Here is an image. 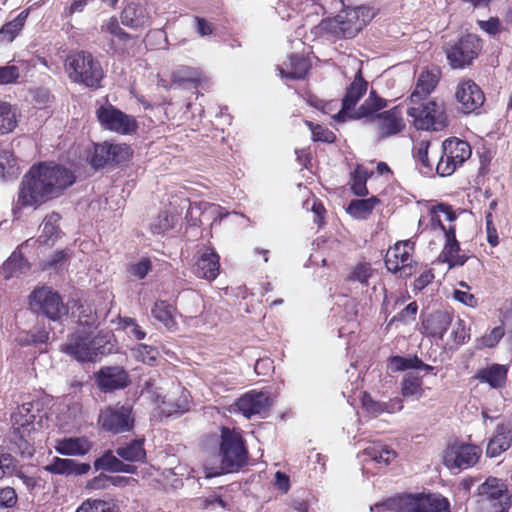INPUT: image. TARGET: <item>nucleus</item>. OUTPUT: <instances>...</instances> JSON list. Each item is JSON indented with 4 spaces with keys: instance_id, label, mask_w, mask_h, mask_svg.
I'll return each instance as SVG.
<instances>
[{
    "instance_id": "nucleus-1",
    "label": "nucleus",
    "mask_w": 512,
    "mask_h": 512,
    "mask_svg": "<svg viewBox=\"0 0 512 512\" xmlns=\"http://www.w3.org/2000/svg\"><path fill=\"white\" fill-rule=\"evenodd\" d=\"M75 182L74 171L64 165L54 162L33 164L22 177L18 204L38 207L63 195Z\"/></svg>"
},
{
    "instance_id": "nucleus-2",
    "label": "nucleus",
    "mask_w": 512,
    "mask_h": 512,
    "mask_svg": "<svg viewBox=\"0 0 512 512\" xmlns=\"http://www.w3.org/2000/svg\"><path fill=\"white\" fill-rule=\"evenodd\" d=\"M113 335L109 332L91 337L89 332L76 331L69 342L62 345L61 351L79 362H95L98 357L111 354L114 345L110 342Z\"/></svg>"
},
{
    "instance_id": "nucleus-3",
    "label": "nucleus",
    "mask_w": 512,
    "mask_h": 512,
    "mask_svg": "<svg viewBox=\"0 0 512 512\" xmlns=\"http://www.w3.org/2000/svg\"><path fill=\"white\" fill-rule=\"evenodd\" d=\"M512 494L500 478L488 477L472 496V512H508Z\"/></svg>"
},
{
    "instance_id": "nucleus-4",
    "label": "nucleus",
    "mask_w": 512,
    "mask_h": 512,
    "mask_svg": "<svg viewBox=\"0 0 512 512\" xmlns=\"http://www.w3.org/2000/svg\"><path fill=\"white\" fill-rule=\"evenodd\" d=\"M218 458L223 473L238 471L247 464L248 449L241 432L235 428L222 426L220 429Z\"/></svg>"
},
{
    "instance_id": "nucleus-5",
    "label": "nucleus",
    "mask_w": 512,
    "mask_h": 512,
    "mask_svg": "<svg viewBox=\"0 0 512 512\" xmlns=\"http://www.w3.org/2000/svg\"><path fill=\"white\" fill-rule=\"evenodd\" d=\"M381 506L396 508L399 512H451L450 501L440 493H404Z\"/></svg>"
},
{
    "instance_id": "nucleus-6",
    "label": "nucleus",
    "mask_w": 512,
    "mask_h": 512,
    "mask_svg": "<svg viewBox=\"0 0 512 512\" xmlns=\"http://www.w3.org/2000/svg\"><path fill=\"white\" fill-rule=\"evenodd\" d=\"M31 312L37 317H45L52 322H61L68 316L69 308L62 296L50 286H38L28 296Z\"/></svg>"
},
{
    "instance_id": "nucleus-7",
    "label": "nucleus",
    "mask_w": 512,
    "mask_h": 512,
    "mask_svg": "<svg viewBox=\"0 0 512 512\" xmlns=\"http://www.w3.org/2000/svg\"><path fill=\"white\" fill-rule=\"evenodd\" d=\"M407 115L413 119V124L418 130L439 131L448 126V118L444 102L433 99L426 103H420L417 107H410Z\"/></svg>"
},
{
    "instance_id": "nucleus-8",
    "label": "nucleus",
    "mask_w": 512,
    "mask_h": 512,
    "mask_svg": "<svg viewBox=\"0 0 512 512\" xmlns=\"http://www.w3.org/2000/svg\"><path fill=\"white\" fill-rule=\"evenodd\" d=\"M132 155L133 151L129 145L104 141L94 144L89 164L95 170L115 168L129 162Z\"/></svg>"
},
{
    "instance_id": "nucleus-9",
    "label": "nucleus",
    "mask_w": 512,
    "mask_h": 512,
    "mask_svg": "<svg viewBox=\"0 0 512 512\" xmlns=\"http://www.w3.org/2000/svg\"><path fill=\"white\" fill-rule=\"evenodd\" d=\"M98 424L103 431L112 434L132 431L135 426L132 405L117 403L107 406L105 409L101 410L98 417Z\"/></svg>"
},
{
    "instance_id": "nucleus-10",
    "label": "nucleus",
    "mask_w": 512,
    "mask_h": 512,
    "mask_svg": "<svg viewBox=\"0 0 512 512\" xmlns=\"http://www.w3.org/2000/svg\"><path fill=\"white\" fill-rule=\"evenodd\" d=\"M67 65L73 71L75 81L81 82L90 88L100 86V81L103 78L102 67L91 53L77 52L68 57Z\"/></svg>"
},
{
    "instance_id": "nucleus-11",
    "label": "nucleus",
    "mask_w": 512,
    "mask_h": 512,
    "mask_svg": "<svg viewBox=\"0 0 512 512\" xmlns=\"http://www.w3.org/2000/svg\"><path fill=\"white\" fill-rule=\"evenodd\" d=\"M100 125L120 135L135 133L138 129L136 119L116 108L112 104L101 105L96 111Z\"/></svg>"
},
{
    "instance_id": "nucleus-12",
    "label": "nucleus",
    "mask_w": 512,
    "mask_h": 512,
    "mask_svg": "<svg viewBox=\"0 0 512 512\" xmlns=\"http://www.w3.org/2000/svg\"><path fill=\"white\" fill-rule=\"evenodd\" d=\"M480 49V39L476 35L467 34L455 43L448 44L445 51L450 66L458 69L470 65Z\"/></svg>"
},
{
    "instance_id": "nucleus-13",
    "label": "nucleus",
    "mask_w": 512,
    "mask_h": 512,
    "mask_svg": "<svg viewBox=\"0 0 512 512\" xmlns=\"http://www.w3.org/2000/svg\"><path fill=\"white\" fill-rule=\"evenodd\" d=\"M482 454V449L474 444L453 443L444 451L443 463L449 469H467L474 466Z\"/></svg>"
},
{
    "instance_id": "nucleus-14",
    "label": "nucleus",
    "mask_w": 512,
    "mask_h": 512,
    "mask_svg": "<svg viewBox=\"0 0 512 512\" xmlns=\"http://www.w3.org/2000/svg\"><path fill=\"white\" fill-rule=\"evenodd\" d=\"M342 9L339 11L343 15V22L345 24V38L351 39L355 37L363 27L374 17L375 13L366 5L351 6L346 5L345 2H340Z\"/></svg>"
},
{
    "instance_id": "nucleus-15",
    "label": "nucleus",
    "mask_w": 512,
    "mask_h": 512,
    "mask_svg": "<svg viewBox=\"0 0 512 512\" xmlns=\"http://www.w3.org/2000/svg\"><path fill=\"white\" fill-rule=\"evenodd\" d=\"M94 379L104 393L124 389L131 383L128 372L122 366H103L94 373Z\"/></svg>"
},
{
    "instance_id": "nucleus-16",
    "label": "nucleus",
    "mask_w": 512,
    "mask_h": 512,
    "mask_svg": "<svg viewBox=\"0 0 512 512\" xmlns=\"http://www.w3.org/2000/svg\"><path fill=\"white\" fill-rule=\"evenodd\" d=\"M272 405L273 400L268 392H249L236 402L238 410L248 419L253 415L265 416Z\"/></svg>"
},
{
    "instance_id": "nucleus-17",
    "label": "nucleus",
    "mask_w": 512,
    "mask_h": 512,
    "mask_svg": "<svg viewBox=\"0 0 512 512\" xmlns=\"http://www.w3.org/2000/svg\"><path fill=\"white\" fill-rule=\"evenodd\" d=\"M455 97L462 105L463 112L470 113L481 107L485 101L481 88L472 80L463 81L457 86Z\"/></svg>"
},
{
    "instance_id": "nucleus-18",
    "label": "nucleus",
    "mask_w": 512,
    "mask_h": 512,
    "mask_svg": "<svg viewBox=\"0 0 512 512\" xmlns=\"http://www.w3.org/2000/svg\"><path fill=\"white\" fill-rule=\"evenodd\" d=\"M453 314L448 310H435L422 319V328L427 336L443 339L444 334L452 325Z\"/></svg>"
},
{
    "instance_id": "nucleus-19",
    "label": "nucleus",
    "mask_w": 512,
    "mask_h": 512,
    "mask_svg": "<svg viewBox=\"0 0 512 512\" xmlns=\"http://www.w3.org/2000/svg\"><path fill=\"white\" fill-rule=\"evenodd\" d=\"M121 22L129 28H142L151 22V11L147 2H128L121 13Z\"/></svg>"
},
{
    "instance_id": "nucleus-20",
    "label": "nucleus",
    "mask_w": 512,
    "mask_h": 512,
    "mask_svg": "<svg viewBox=\"0 0 512 512\" xmlns=\"http://www.w3.org/2000/svg\"><path fill=\"white\" fill-rule=\"evenodd\" d=\"M219 255L211 247L204 246L194 265L197 277L212 281L217 278L220 269Z\"/></svg>"
},
{
    "instance_id": "nucleus-21",
    "label": "nucleus",
    "mask_w": 512,
    "mask_h": 512,
    "mask_svg": "<svg viewBox=\"0 0 512 512\" xmlns=\"http://www.w3.org/2000/svg\"><path fill=\"white\" fill-rule=\"evenodd\" d=\"M91 469L89 463H80L77 460L69 458H60L55 456L52 461L44 466V470L65 477L82 476L87 474Z\"/></svg>"
},
{
    "instance_id": "nucleus-22",
    "label": "nucleus",
    "mask_w": 512,
    "mask_h": 512,
    "mask_svg": "<svg viewBox=\"0 0 512 512\" xmlns=\"http://www.w3.org/2000/svg\"><path fill=\"white\" fill-rule=\"evenodd\" d=\"M380 130L379 139L395 135L405 127L399 107L380 112L375 116Z\"/></svg>"
},
{
    "instance_id": "nucleus-23",
    "label": "nucleus",
    "mask_w": 512,
    "mask_h": 512,
    "mask_svg": "<svg viewBox=\"0 0 512 512\" xmlns=\"http://www.w3.org/2000/svg\"><path fill=\"white\" fill-rule=\"evenodd\" d=\"M145 438H135L131 441L119 444L115 448V454L120 460L131 463H147V453L144 449Z\"/></svg>"
},
{
    "instance_id": "nucleus-24",
    "label": "nucleus",
    "mask_w": 512,
    "mask_h": 512,
    "mask_svg": "<svg viewBox=\"0 0 512 512\" xmlns=\"http://www.w3.org/2000/svg\"><path fill=\"white\" fill-rule=\"evenodd\" d=\"M507 374V366L495 363L478 370L475 378L482 383H487L491 388L499 389L505 386Z\"/></svg>"
},
{
    "instance_id": "nucleus-25",
    "label": "nucleus",
    "mask_w": 512,
    "mask_h": 512,
    "mask_svg": "<svg viewBox=\"0 0 512 512\" xmlns=\"http://www.w3.org/2000/svg\"><path fill=\"white\" fill-rule=\"evenodd\" d=\"M442 152L449 155V159L453 160L461 166L471 156V146L467 141L458 138H448L442 143Z\"/></svg>"
},
{
    "instance_id": "nucleus-26",
    "label": "nucleus",
    "mask_w": 512,
    "mask_h": 512,
    "mask_svg": "<svg viewBox=\"0 0 512 512\" xmlns=\"http://www.w3.org/2000/svg\"><path fill=\"white\" fill-rule=\"evenodd\" d=\"M24 420L20 423V427L15 428L13 431V435L15 438V444L18 447V452L22 457L31 458L34 455L33 446L24 438V433H30L34 430V415H25L21 416Z\"/></svg>"
},
{
    "instance_id": "nucleus-27",
    "label": "nucleus",
    "mask_w": 512,
    "mask_h": 512,
    "mask_svg": "<svg viewBox=\"0 0 512 512\" xmlns=\"http://www.w3.org/2000/svg\"><path fill=\"white\" fill-rule=\"evenodd\" d=\"M438 77L435 73L425 70L422 71L417 79L415 88L410 95L412 103H419L426 98L436 87Z\"/></svg>"
},
{
    "instance_id": "nucleus-28",
    "label": "nucleus",
    "mask_w": 512,
    "mask_h": 512,
    "mask_svg": "<svg viewBox=\"0 0 512 512\" xmlns=\"http://www.w3.org/2000/svg\"><path fill=\"white\" fill-rule=\"evenodd\" d=\"M512 443L511 431L504 425H498L496 435L490 439L486 448V456L495 458L509 449Z\"/></svg>"
},
{
    "instance_id": "nucleus-29",
    "label": "nucleus",
    "mask_w": 512,
    "mask_h": 512,
    "mask_svg": "<svg viewBox=\"0 0 512 512\" xmlns=\"http://www.w3.org/2000/svg\"><path fill=\"white\" fill-rule=\"evenodd\" d=\"M89 442L84 438L69 437L57 441L55 450L64 456H83L90 450Z\"/></svg>"
},
{
    "instance_id": "nucleus-30",
    "label": "nucleus",
    "mask_w": 512,
    "mask_h": 512,
    "mask_svg": "<svg viewBox=\"0 0 512 512\" xmlns=\"http://www.w3.org/2000/svg\"><path fill=\"white\" fill-rule=\"evenodd\" d=\"M368 82L364 79L361 70H359L352 83L346 88L342 99L345 108H354L362 96L366 93Z\"/></svg>"
},
{
    "instance_id": "nucleus-31",
    "label": "nucleus",
    "mask_w": 512,
    "mask_h": 512,
    "mask_svg": "<svg viewBox=\"0 0 512 512\" xmlns=\"http://www.w3.org/2000/svg\"><path fill=\"white\" fill-rule=\"evenodd\" d=\"M380 202L376 196L368 199H353L346 208V212L356 219H366Z\"/></svg>"
},
{
    "instance_id": "nucleus-32",
    "label": "nucleus",
    "mask_w": 512,
    "mask_h": 512,
    "mask_svg": "<svg viewBox=\"0 0 512 512\" xmlns=\"http://www.w3.org/2000/svg\"><path fill=\"white\" fill-rule=\"evenodd\" d=\"M5 279H10L27 272L30 269L29 263L20 252H13L3 264Z\"/></svg>"
},
{
    "instance_id": "nucleus-33",
    "label": "nucleus",
    "mask_w": 512,
    "mask_h": 512,
    "mask_svg": "<svg viewBox=\"0 0 512 512\" xmlns=\"http://www.w3.org/2000/svg\"><path fill=\"white\" fill-rule=\"evenodd\" d=\"M289 71L282 70V76L292 80L304 79L309 68V61L302 55L292 54L289 57Z\"/></svg>"
},
{
    "instance_id": "nucleus-34",
    "label": "nucleus",
    "mask_w": 512,
    "mask_h": 512,
    "mask_svg": "<svg viewBox=\"0 0 512 512\" xmlns=\"http://www.w3.org/2000/svg\"><path fill=\"white\" fill-rule=\"evenodd\" d=\"M401 393L403 397L419 399L423 395L422 378L412 372L406 373L402 380Z\"/></svg>"
},
{
    "instance_id": "nucleus-35",
    "label": "nucleus",
    "mask_w": 512,
    "mask_h": 512,
    "mask_svg": "<svg viewBox=\"0 0 512 512\" xmlns=\"http://www.w3.org/2000/svg\"><path fill=\"white\" fill-rule=\"evenodd\" d=\"M17 126L16 112L11 104L0 101V134L12 132Z\"/></svg>"
},
{
    "instance_id": "nucleus-36",
    "label": "nucleus",
    "mask_w": 512,
    "mask_h": 512,
    "mask_svg": "<svg viewBox=\"0 0 512 512\" xmlns=\"http://www.w3.org/2000/svg\"><path fill=\"white\" fill-rule=\"evenodd\" d=\"M120 459L115 454V449L111 450H105L103 454L96 458L93 466L96 471H106L110 473H118V466H119Z\"/></svg>"
},
{
    "instance_id": "nucleus-37",
    "label": "nucleus",
    "mask_w": 512,
    "mask_h": 512,
    "mask_svg": "<svg viewBox=\"0 0 512 512\" xmlns=\"http://www.w3.org/2000/svg\"><path fill=\"white\" fill-rule=\"evenodd\" d=\"M77 323L88 329H96L98 327V316L96 310L89 304L80 303L77 306Z\"/></svg>"
},
{
    "instance_id": "nucleus-38",
    "label": "nucleus",
    "mask_w": 512,
    "mask_h": 512,
    "mask_svg": "<svg viewBox=\"0 0 512 512\" xmlns=\"http://www.w3.org/2000/svg\"><path fill=\"white\" fill-rule=\"evenodd\" d=\"M388 362L393 371H406L408 369H417V365L422 364V360L418 358L417 355H394L388 359Z\"/></svg>"
},
{
    "instance_id": "nucleus-39",
    "label": "nucleus",
    "mask_w": 512,
    "mask_h": 512,
    "mask_svg": "<svg viewBox=\"0 0 512 512\" xmlns=\"http://www.w3.org/2000/svg\"><path fill=\"white\" fill-rule=\"evenodd\" d=\"M343 18L345 17L338 13L334 18L322 20L319 27L322 31L331 34L334 37L345 38L344 28L346 26L343 22Z\"/></svg>"
},
{
    "instance_id": "nucleus-40",
    "label": "nucleus",
    "mask_w": 512,
    "mask_h": 512,
    "mask_svg": "<svg viewBox=\"0 0 512 512\" xmlns=\"http://www.w3.org/2000/svg\"><path fill=\"white\" fill-rule=\"evenodd\" d=\"M368 179V172L361 165H358L354 172L352 173V192L359 197H364L368 195L369 191L366 186V182Z\"/></svg>"
},
{
    "instance_id": "nucleus-41",
    "label": "nucleus",
    "mask_w": 512,
    "mask_h": 512,
    "mask_svg": "<svg viewBox=\"0 0 512 512\" xmlns=\"http://www.w3.org/2000/svg\"><path fill=\"white\" fill-rule=\"evenodd\" d=\"M60 218L61 216L56 212L45 217L42 224V234L39 237L41 242L47 243L52 237L57 236L59 232L57 222Z\"/></svg>"
},
{
    "instance_id": "nucleus-42",
    "label": "nucleus",
    "mask_w": 512,
    "mask_h": 512,
    "mask_svg": "<svg viewBox=\"0 0 512 512\" xmlns=\"http://www.w3.org/2000/svg\"><path fill=\"white\" fill-rule=\"evenodd\" d=\"M151 314L156 320L163 323L168 328L175 324L171 312V306L168 305L165 301L160 300L155 302L151 310Z\"/></svg>"
},
{
    "instance_id": "nucleus-43",
    "label": "nucleus",
    "mask_w": 512,
    "mask_h": 512,
    "mask_svg": "<svg viewBox=\"0 0 512 512\" xmlns=\"http://www.w3.org/2000/svg\"><path fill=\"white\" fill-rule=\"evenodd\" d=\"M306 125L312 133V140L314 142L331 144L336 141V135L327 127H324L320 124H314L311 121H306Z\"/></svg>"
},
{
    "instance_id": "nucleus-44",
    "label": "nucleus",
    "mask_w": 512,
    "mask_h": 512,
    "mask_svg": "<svg viewBox=\"0 0 512 512\" xmlns=\"http://www.w3.org/2000/svg\"><path fill=\"white\" fill-rule=\"evenodd\" d=\"M76 512H115V505L101 499H87Z\"/></svg>"
},
{
    "instance_id": "nucleus-45",
    "label": "nucleus",
    "mask_w": 512,
    "mask_h": 512,
    "mask_svg": "<svg viewBox=\"0 0 512 512\" xmlns=\"http://www.w3.org/2000/svg\"><path fill=\"white\" fill-rule=\"evenodd\" d=\"M445 245L440 254L439 259L457 254L460 251V243L456 239V230L454 226H450L444 231Z\"/></svg>"
},
{
    "instance_id": "nucleus-46",
    "label": "nucleus",
    "mask_w": 512,
    "mask_h": 512,
    "mask_svg": "<svg viewBox=\"0 0 512 512\" xmlns=\"http://www.w3.org/2000/svg\"><path fill=\"white\" fill-rule=\"evenodd\" d=\"M451 337L457 347L469 341L470 328L466 326L464 320L458 318L457 321L452 324Z\"/></svg>"
},
{
    "instance_id": "nucleus-47",
    "label": "nucleus",
    "mask_w": 512,
    "mask_h": 512,
    "mask_svg": "<svg viewBox=\"0 0 512 512\" xmlns=\"http://www.w3.org/2000/svg\"><path fill=\"white\" fill-rule=\"evenodd\" d=\"M373 104V99L368 96L359 108L350 115V119L358 120L366 118L368 121L377 119L375 116L378 114V111L374 110Z\"/></svg>"
},
{
    "instance_id": "nucleus-48",
    "label": "nucleus",
    "mask_w": 512,
    "mask_h": 512,
    "mask_svg": "<svg viewBox=\"0 0 512 512\" xmlns=\"http://www.w3.org/2000/svg\"><path fill=\"white\" fill-rule=\"evenodd\" d=\"M102 29L105 32L116 37L119 41L124 42V43L128 42L132 38V36L129 33L124 31L120 27L119 22L116 17H111L107 21V23L102 26Z\"/></svg>"
},
{
    "instance_id": "nucleus-49",
    "label": "nucleus",
    "mask_w": 512,
    "mask_h": 512,
    "mask_svg": "<svg viewBox=\"0 0 512 512\" xmlns=\"http://www.w3.org/2000/svg\"><path fill=\"white\" fill-rule=\"evenodd\" d=\"M174 78L180 85L192 84L197 87L201 81V73L196 69H184L174 74Z\"/></svg>"
},
{
    "instance_id": "nucleus-50",
    "label": "nucleus",
    "mask_w": 512,
    "mask_h": 512,
    "mask_svg": "<svg viewBox=\"0 0 512 512\" xmlns=\"http://www.w3.org/2000/svg\"><path fill=\"white\" fill-rule=\"evenodd\" d=\"M152 270V262L149 258L144 257L139 262L129 265L128 272L131 276L138 280L144 279Z\"/></svg>"
},
{
    "instance_id": "nucleus-51",
    "label": "nucleus",
    "mask_w": 512,
    "mask_h": 512,
    "mask_svg": "<svg viewBox=\"0 0 512 512\" xmlns=\"http://www.w3.org/2000/svg\"><path fill=\"white\" fill-rule=\"evenodd\" d=\"M414 243L410 240L397 242L393 249L388 252L393 255V258L399 259L400 263H405L411 260L408 248L413 249Z\"/></svg>"
},
{
    "instance_id": "nucleus-52",
    "label": "nucleus",
    "mask_w": 512,
    "mask_h": 512,
    "mask_svg": "<svg viewBox=\"0 0 512 512\" xmlns=\"http://www.w3.org/2000/svg\"><path fill=\"white\" fill-rule=\"evenodd\" d=\"M362 406L367 413L376 417L384 413V402L374 400L371 395L367 392L363 394Z\"/></svg>"
},
{
    "instance_id": "nucleus-53",
    "label": "nucleus",
    "mask_w": 512,
    "mask_h": 512,
    "mask_svg": "<svg viewBox=\"0 0 512 512\" xmlns=\"http://www.w3.org/2000/svg\"><path fill=\"white\" fill-rule=\"evenodd\" d=\"M68 258L65 250H59L51 254L43 263L44 270H59Z\"/></svg>"
},
{
    "instance_id": "nucleus-54",
    "label": "nucleus",
    "mask_w": 512,
    "mask_h": 512,
    "mask_svg": "<svg viewBox=\"0 0 512 512\" xmlns=\"http://www.w3.org/2000/svg\"><path fill=\"white\" fill-rule=\"evenodd\" d=\"M173 217L167 211L159 213L157 219L151 225V229L155 234H161L169 230L173 226Z\"/></svg>"
},
{
    "instance_id": "nucleus-55",
    "label": "nucleus",
    "mask_w": 512,
    "mask_h": 512,
    "mask_svg": "<svg viewBox=\"0 0 512 512\" xmlns=\"http://www.w3.org/2000/svg\"><path fill=\"white\" fill-rule=\"evenodd\" d=\"M0 464L4 475H12L18 472V461L10 453L5 452L3 448H0Z\"/></svg>"
},
{
    "instance_id": "nucleus-56",
    "label": "nucleus",
    "mask_w": 512,
    "mask_h": 512,
    "mask_svg": "<svg viewBox=\"0 0 512 512\" xmlns=\"http://www.w3.org/2000/svg\"><path fill=\"white\" fill-rule=\"evenodd\" d=\"M418 311V305L416 301L409 303L404 309H402L397 315H395L391 322H403L408 323L414 321Z\"/></svg>"
},
{
    "instance_id": "nucleus-57",
    "label": "nucleus",
    "mask_w": 512,
    "mask_h": 512,
    "mask_svg": "<svg viewBox=\"0 0 512 512\" xmlns=\"http://www.w3.org/2000/svg\"><path fill=\"white\" fill-rule=\"evenodd\" d=\"M20 77L19 68L15 65H6L0 67V85L17 82Z\"/></svg>"
},
{
    "instance_id": "nucleus-58",
    "label": "nucleus",
    "mask_w": 512,
    "mask_h": 512,
    "mask_svg": "<svg viewBox=\"0 0 512 512\" xmlns=\"http://www.w3.org/2000/svg\"><path fill=\"white\" fill-rule=\"evenodd\" d=\"M18 501L17 493L14 488L7 486L0 488V507L12 508Z\"/></svg>"
},
{
    "instance_id": "nucleus-59",
    "label": "nucleus",
    "mask_w": 512,
    "mask_h": 512,
    "mask_svg": "<svg viewBox=\"0 0 512 512\" xmlns=\"http://www.w3.org/2000/svg\"><path fill=\"white\" fill-rule=\"evenodd\" d=\"M457 167H459V165L449 159V155H444L442 153V156L436 165V171L442 177L449 176L457 169Z\"/></svg>"
},
{
    "instance_id": "nucleus-60",
    "label": "nucleus",
    "mask_w": 512,
    "mask_h": 512,
    "mask_svg": "<svg viewBox=\"0 0 512 512\" xmlns=\"http://www.w3.org/2000/svg\"><path fill=\"white\" fill-rule=\"evenodd\" d=\"M429 147H430V142L429 141H426V140L421 141L418 144L417 148H416V152L414 154V158L423 167H425L428 170H431L432 169V165L430 164L429 158H428Z\"/></svg>"
},
{
    "instance_id": "nucleus-61",
    "label": "nucleus",
    "mask_w": 512,
    "mask_h": 512,
    "mask_svg": "<svg viewBox=\"0 0 512 512\" xmlns=\"http://www.w3.org/2000/svg\"><path fill=\"white\" fill-rule=\"evenodd\" d=\"M22 28L16 26L15 22L9 21L0 29V43H11Z\"/></svg>"
},
{
    "instance_id": "nucleus-62",
    "label": "nucleus",
    "mask_w": 512,
    "mask_h": 512,
    "mask_svg": "<svg viewBox=\"0 0 512 512\" xmlns=\"http://www.w3.org/2000/svg\"><path fill=\"white\" fill-rule=\"evenodd\" d=\"M485 223H486V232H487V241L491 246H497L499 243V238L497 234V230L493 224V215L491 212H487L485 214Z\"/></svg>"
},
{
    "instance_id": "nucleus-63",
    "label": "nucleus",
    "mask_w": 512,
    "mask_h": 512,
    "mask_svg": "<svg viewBox=\"0 0 512 512\" xmlns=\"http://www.w3.org/2000/svg\"><path fill=\"white\" fill-rule=\"evenodd\" d=\"M110 486L109 475L100 473L98 476L87 481L85 488L88 490H102Z\"/></svg>"
},
{
    "instance_id": "nucleus-64",
    "label": "nucleus",
    "mask_w": 512,
    "mask_h": 512,
    "mask_svg": "<svg viewBox=\"0 0 512 512\" xmlns=\"http://www.w3.org/2000/svg\"><path fill=\"white\" fill-rule=\"evenodd\" d=\"M480 28L490 35H496L500 32V20L497 17H491L488 20L478 21Z\"/></svg>"
}]
</instances>
